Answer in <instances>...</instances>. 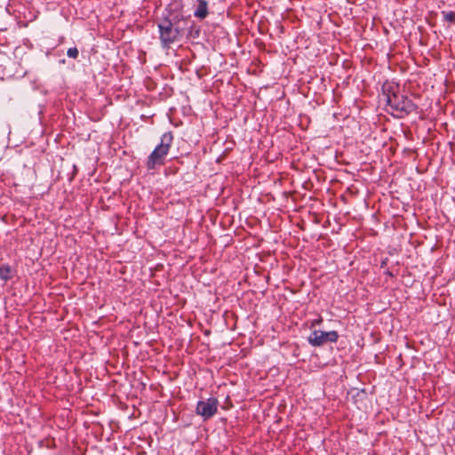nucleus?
I'll list each match as a JSON object with an SVG mask.
<instances>
[{
    "label": "nucleus",
    "mask_w": 455,
    "mask_h": 455,
    "mask_svg": "<svg viewBox=\"0 0 455 455\" xmlns=\"http://www.w3.org/2000/svg\"><path fill=\"white\" fill-rule=\"evenodd\" d=\"M173 137L172 132H165L161 137L160 144L153 150L148 159V168L154 169L156 165L164 164L165 156L172 143Z\"/></svg>",
    "instance_id": "nucleus-1"
},
{
    "label": "nucleus",
    "mask_w": 455,
    "mask_h": 455,
    "mask_svg": "<svg viewBox=\"0 0 455 455\" xmlns=\"http://www.w3.org/2000/svg\"><path fill=\"white\" fill-rule=\"evenodd\" d=\"M387 102L392 108L397 111L410 113L414 109V104L410 99L395 92L392 95H387Z\"/></svg>",
    "instance_id": "nucleus-2"
},
{
    "label": "nucleus",
    "mask_w": 455,
    "mask_h": 455,
    "mask_svg": "<svg viewBox=\"0 0 455 455\" xmlns=\"http://www.w3.org/2000/svg\"><path fill=\"white\" fill-rule=\"evenodd\" d=\"M339 335L337 331H314L308 337V342L314 347H320L328 342H336Z\"/></svg>",
    "instance_id": "nucleus-3"
},
{
    "label": "nucleus",
    "mask_w": 455,
    "mask_h": 455,
    "mask_svg": "<svg viewBox=\"0 0 455 455\" xmlns=\"http://www.w3.org/2000/svg\"><path fill=\"white\" fill-rule=\"evenodd\" d=\"M218 406L219 401L214 397L199 401L196 405V413L203 417L204 419H208L217 412Z\"/></svg>",
    "instance_id": "nucleus-4"
},
{
    "label": "nucleus",
    "mask_w": 455,
    "mask_h": 455,
    "mask_svg": "<svg viewBox=\"0 0 455 455\" xmlns=\"http://www.w3.org/2000/svg\"><path fill=\"white\" fill-rule=\"evenodd\" d=\"M160 39L164 47H169L171 44L180 40V30H159Z\"/></svg>",
    "instance_id": "nucleus-5"
},
{
    "label": "nucleus",
    "mask_w": 455,
    "mask_h": 455,
    "mask_svg": "<svg viewBox=\"0 0 455 455\" xmlns=\"http://www.w3.org/2000/svg\"><path fill=\"white\" fill-rule=\"evenodd\" d=\"M208 15V3L205 0H197V5L194 10V16L204 20Z\"/></svg>",
    "instance_id": "nucleus-6"
},
{
    "label": "nucleus",
    "mask_w": 455,
    "mask_h": 455,
    "mask_svg": "<svg viewBox=\"0 0 455 455\" xmlns=\"http://www.w3.org/2000/svg\"><path fill=\"white\" fill-rule=\"evenodd\" d=\"M0 277L3 280H8L11 277V269L9 267H0Z\"/></svg>",
    "instance_id": "nucleus-7"
},
{
    "label": "nucleus",
    "mask_w": 455,
    "mask_h": 455,
    "mask_svg": "<svg viewBox=\"0 0 455 455\" xmlns=\"http://www.w3.org/2000/svg\"><path fill=\"white\" fill-rule=\"evenodd\" d=\"M443 19L450 22H455V12H443Z\"/></svg>",
    "instance_id": "nucleus-8"
},
{
    "label": "nucleus",
    "mask_w": 455,
    "mask_h": 455,
    "mask_svg": "<svg viewBox=\"0 0 455 455\" xmlns=\"http://www.w3.org/2000/svg\"><path fill=\"white\" fill-rule=\"evenodd\" d=\"M68 56L70 58H76L78 55V51L76 48H69L67 52Z\"/></svg>",
    "instance_id": "nucleus-9"
},
{
    "label": "nucleus",
    "mask_w": 455,
    "mask_h": 455,
    "mask_svg": "<svg viewBox=\"0 0 455 455\" xmlns=\"http://www.w3.org/2000/svg\"><path fill=\"white\" fill-rule=\"evenodd\" d=\"M159 28H160V29H163V28H164V27H163V26H161V25H159Z\"/></svg>",
    "instance_id": "nucleus-10"
},
{
    "label": "nucleus",
    "mask_w": 455,
    "mask_h": 455,
    "mask_svg": "<svg viewBox=\"0 0 455 455\" xmlns=\"http://www.w3.org/2000/svg\"><path fill=\"white\" fill-rule=\"evenodd\" d=\"M322 322V319L316 320V323H319Z\"/></svg>",
    "instance_id": "nucleus-11"
}]
</instances>
